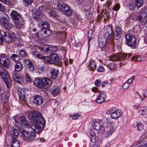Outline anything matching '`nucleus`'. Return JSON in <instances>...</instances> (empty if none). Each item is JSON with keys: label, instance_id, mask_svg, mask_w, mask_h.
Instances as JSON below:
<instances>
[{"label": "nucleus", "instance_id": "nucleus-55", "mask_svg": "<svg viewBox=\"0 0 147 147\" xmlns=\"http://www.w3.org/2000/svg\"><path fill=\"white\" fill-rule=\"evenodd\" d=\"M106 97V94L105 93L102 92V103L103 102L105 101V98Z\"/></svg>", "mask_w": 147, "mask_h": 147}, {"label": "nucleus", "instance_id": "nucleus-30", "mask_svg": "<svg viewBox=\"0 0 147 147\" xmlns=\"http://www.w3.org/2000/svg\"><path fill=\"white\" fill-rule=\"evenodd\" d=\"M121 115V112L120 110L117 111L116 112L111 115V117L114 119H116L119 118Z\"/></svg>", "mask_w": 147, "mask_h": 147}, {"label": "nucleus", "instance_id": "nucleus-60", "mask_svg": "<svg viewBox=\"0 0 147 147\" xmlns=\"http://www.w3.org/2000/svg\"><path fill=\"white\" fill-rule=\"evenodd\" d=\"M134 78V76H132L131 78H129L127 80V82L129 84L131 83L133 81Z\"/></svg>", "mask_w": 147, "mask_h": 147}, {"label": "nucleus", "instance_id": "nucleus-17", "mask_svg": "<svg viewBox=\"0 0 147 147\" xmlns=\"http://www.w3.org/2000/svg\"><path fill=\"white\" fill-rule=\"evenodd\" d=\"M38 25L39 27H41L42 28L45 29H49L50 26L49 24L47 22L42 20L39 22V23L38 24Z\"/></svg>", "mask_w": 147, "mask_h": 147}, {"label": "nucleus", "instance_id": "nucleus-10", "mask_svg": "<svg viewBox=\"0 0 147 147\" xmlns=\"http://www.w3.org/2000/svg\"><path fill=\"white\" fill-rule=\"evenodd\" d=\"M127 55L126 54H116L115 55L110 56L108 57V58L111 61H121L126 58Z\"/></svg>", "mask_w": 147, "mask_h": 147}, {"label": "nucleus", "instance_id": "nucleus-58", "mask_svg": "<svg viewBox=\"0 0 147 147\" xmlns=\"http://www.w3.org/2000/svg\"><path fill=\"white\" fill-rule=\"evenodd\" d=\"M6 9L4 6L3 5L0 3V11H5Z\"/></svg>", "mask_w": 147, "mask_h": 147}, {"label": "nucleus", "instance_id": "nucleus-25", "mask_svg": "<svg viewBox=\"0 0 147 147\" xmlns=\"http://www.w3.org/2000/svg\"><path fill=\"white\" fill-rule=\"evenodd\" d=\"M9 58L11 61L15 62H19L20 59L18 55L15 54H12Z\"/></svg>", "mask_w": 147, "mask_h": 147}, {"label": "nucleus", "instance_id": "nucleus-26", "mask_svg": "<svg viewBox=\"0 0 147 147\" xmlns=\"http://www.w3.org/2000/svg\"><path fill=\"white\" fill-rule=\"evenodd\" d=\"M88 66L89 69L91 71H93L96 68V66L94 62L93 61H90L89 63H88Z\"/></svg>", "mask_w": 147, "mask_h": 147}, {"label": "nucleus", "instance_id": "nucleus-27", "mask_svg": "<svg viewBox=\"0 0 147 147\" xmlns=\"http://www.w3.org/2000/svg\"><path fill=\"white\" fill-rule=\"evenodd\" d=\"M14 21L16 23V26L18 28H21L24 25V22L20 18V19H17Z\"/></svg>", "mask_w": 147, "mask_h": 147}, {"label": "nucleus", "instance_id": "nucleus-56", "mask_svg": "<svg viewBox=\"0 0 147 147\" xmlns=\"http://www.w3.org/2000/svg\"><path fill=\"white\" fill-rule=\"evenodd\" d=\"M24 62L28 66L32 63L31 61L28 59H25L24 60Z\"/></svg>", "mask_w": 147, "mask_h": 147}, {"label": "nucleus", "instance_id": "nucleus-12", "mask_svg": "<svg viewBox=\"0 0 147 147\" xmlns=\"http://www.w3.org/2000/svg\"><path fill=\"white\" fill-rule=\"evenodd\" d=\"M42 30L43 31H42L41 33H40L41 34H42L40 37V32L37 33L38 37L43 38L50 36L52 34V32L51 30H49V28L45 29L44 30L42 29Z\"/></svg>", "mask_w": 147, "mask_h": 147}, {"label": "nucleus", "instance_id": "nucleus-47", "mask_svg": "<svg viewBox=\"0 0 147 147\" xmlns=\"http://www.w3.org/2000/svg\"><path fill=\"white\" fill-rule=\"evenodd\" d=\"M105 13V11L103 12V11H102V13H101V14H102V18H104V22H105L107 20H108V16H105V17H104V14Z\"/></svg>", "mask_w": 147, "mask_h": 147}, {"label": "nucleus", "instance_id": "nucleus-63", "mask_svg": "<svg viewBox=\"0 0 147 147\" xmlns=\"http://www.w3.org/2000/svg\"><path fill=\"white\" fill-rule=\"evenodd\" d=\"M34 18L36 21H37V22H38V21H39L40 20V16H38L37 15L36 16H35Z\"/></svg>", "mask_w": 147, "mask_h": 147}, {"label": "nucleus", "instance_id": "nucleus-31", "mask_svg": "<svg viewBox=\"0 0 147 147\" xmlns=\"http://www.w3.org/2000/svg\"><path fill=\"white\" fill-rule=\"evenodd\" d=\"M49 57L51 60L54 61H57L59 59V58L57 54L55 53H53L50 55Z\"/></svg>", "mask_w": 147, "mask_h": 147}, {"label": "nucleus", "instance_id": "nucleus-42", "mask_svg": "<svg viewBox=\"0 0 147 147\" xmlns=\"http://www.w3.org/2000/svg\"><path fill=\"white\" fill-rule=\"evenodd\" d=\"M18 52L19 54L21 57H25L26 56V54L24 50H20Z\"/></svg>", "mask_w": 147, "mask_h": 147}, {"label": "nucleus", "instance_id": "nucleus-59", "mask_svg": "<svg viewBox=\"0 0 147 147\" xmlns=\"http://www.w3.org/2000/svg\"><path fill=\"white\" fill-rule=\"evenodd\" d=\"M19 98L20 100H24L25 99V96L24 94H22L19 95Z\"/></svg>", "mask_w": 147, "mask_h": 147}, {"label": "nucleus", "instance_id": "nucleus-53", "mask_svg": "<svg viewBox=\"0 0 147 147\" xmlns=\"http://www.w3.org/2000/svg\"><path fill=\"white\" fill-rule=\"evenodd\" d=\"M129 84L127 82L125 83L123 85V87L125 89H127L129 86Z\"/></svg>", "mask_w": 147, "mask_h": 147}, {"label": "nucleus", "instance_id": "nucleus-13", "mask_svg": "<svg viewBox=\"0 0 147 147\" xmlns=\"http://www.w3.org/2000/svg\"><path fill=\"white\" fill-rule=\"evenodd\" d=\"M33 103L36 105H40L43 102L42 97L38 95H36L33 96Z\"/></svg>", "mask_w": 147, "mask_h": 147}, {"label": "nucleus", "instance_id": "nucleus-24", "mask_svg": "<svg viewBox=\"0 0 147 147\" xmlns=\"http://www.w3.org/2000/svg\"><path fill=\"white\" fill-rule=\"evenodd\" d=\"M11 18L14 21L20 19V17L18 13L15 11H13L11 13Z\"/></svg>", "mask_w": 147, "mask_h": 147}, {"label": "nucleus", "instance_id": "nucleus-36", "mask_svg": "<svg viewBox=\"0 0 147 147\" xmlns=\"http://www.w3.org/2000/svg\"><path fill=\"white\" fill-rule=\"evenodd\" d=\"M105 80V79L104 80ZM111 81L110 80L103 81L102 84V87H106L111 84Z\"/></svg>", "mask_w": 147, "mask_h": 147}, {"label": "nucleus", "instance_id": "nucleus-23", "mask_svg": "<svg viewBox=\"0 0 147 147\" xmlns=\"http://www.w3.org/2000/svg\"><path fill=\"white\" fill-rule=\"evenodd\" d=\"M34 84L39 88H43V84L42 83V78L37 79L35 80L33 82Z\"/></svg>", "mask_w": 147, "mask_h": 147}, {"label": "nucleus", "instance_id": "nucleus-41", "mask_svg": "<svg viewBox=\"0 0 147 147\" xmlns=\"http://www.w3.org/2000/svg\"><path fill=\"white\" fill-rule=\"evenodd\" d=\"M43 60L44 62L45 63H52L50 60L49 59L48 57H46L45 56H42V59Z\"/></svg>", "mask_w": 147, "mask_h": 147}, {"label": "nucleus", "instance_id": "nucleus-48", "mask_svg": "<svg viewBox=\"0 0 147 147\" xmlns=\"http://www.w3.org/2000/svg\"><path fill=\"white\" fill-rule=\"evenodd\" d=\"M18 95L24 94V92L22 88L20 87L18 88Z\"/></svg>", "mask_w": 147, "mask_h": 147}, {"label": "nucleus", "instance_id": "nucleus-29", "mask_svg": "<svg viewBox=\"0 0 147 147\" xmlns=\"http://www.w3.org/2000/svg\"><path fill=\"white\" fill-rule=\"evenodd\" d=\"M9 18L7 16L3 17L0 19V22L3 25L4 24L9 22Z\"/></svg>", "mask_w": 147, "mask_h": 147}, {"label": "nucleus", "instance_id": "nucleus-34", "mask_svg": "<svg viewBox=\"0 0 147 147\" xmlns=\"http://www.w3.org/2000/svg\"><path fill=\"white\" fill-rule=\"evenodd\" d=\"M140 113L141 115H147V107H143L141 108L140 111Z\"/></svg>", "mask_w": 147, "mask_h": 147}, {"label": "nucleus", "instance_id": "nucleus-20", "mask_svg": "<svg viewBox=\"0 0 147 147\" xmlns=\"http://www.w3.org/2000/svg\"><path fill=\"white\" fill-rule=\"evenodd\" d=\"M122 33L121 29L119 27L117 28L114 34V39L116 40L119 39L121 36Z\"/></svg>", "mask_w": 147, "mask_h": 147}, {"label": "nucleus", "instance_id": "nucleus-18", "mask_svg": "<svg viewBox=\"0 0 147 147\" xmlns=\"http://www.w3.org/2000/svg\"><path fill=\"white\" fill-rule=\"evenodd\" d=\"M61 89L59 86H54L51 88V92L52 94L55 96L58 95L60 92Z\"/></svg>", "mask_w": 147, "mask_h": 147}, {"label": "nucleus", "instance_id": "nucleus-4", "mask_svg": "<svg viewBox=\"0 0 147 147\" xmlns=\"http://www.w3.org/2000/svg\"><path fill=\"white\" fill-rule=\"evenodd\" d=\"M104 32L103 41L102 42V44L105 46L106 43L109 41V40L111 38L112 36V28L110 26H105L102 30Z\"/></svg>", "mask_w": 147, "mask_h": 147}, {"label": "nucleus", "instance_id": "nucleus-46", "mask_svg": "<svg viewBox=\"0 0 147 147\" xmlns=\"http://www.w3.org/2000/svg\"><path fill=\"white\" fill-rule=\"evenodd\" d=\"M120 8V5L119 4H116L113 7V9L114 11H117Z\"/></svg>", "mask_w": 147, "mask_h": 147}, {"label": "nucleus", "instance_id": "nucleus-64", "mask_svg": "<svg viewBox=\"0 0 147 147\" xmlns=\"http://www.w3.org/2000/svg\"><path fill=\"white\" fill-rule=\"evenodd\" d=\"M26 80L28 82H30L31 81V79L29 75L27 74H26Z\"/></svg>", "mask_w": 147, "mask_h": 147}, {"label": "nucleus", "instance_id": "nucleus-43", "mask_svg": "<svg viewBox=\"0 0 147 147\" xmlns=\"http://www.w3.org/2000/svg\"><path fill=\"white\" fill-rule=\"evenodd\" d=\"M33 55L36 57L41 59L42 57V55H40L39 52L38 51H35Z\"/></svg>", "mask_w": 147, "mask_h": 147}, {"label": "nucleus", "instance_id": "nucleus-40", "mask_svg": "<svg viewBox=\"0 0 147 147\" xmlns=\"http://www.w3.org/2000/svg\"><path fill=\"white\" fill-rule=\"evenodd\" d=\"M93 127L96 130H98L100 129L101 127L100 123L98 122H96L94 125Z\"/></svg>", "mask_w": 147, "mask_h": 147}, {"label": "nucleus", "instance_id": "nucleus-22", "mask_svg": "<svg viewBox=\"0 0 147 147\" xmlns=\"http://www.w3.org/2000/svg\"><path fill=\"white\" fill-rule=\"evenodd\" d=\"M50 74L51 78L52 79H55L57 76V75L59 73L58 70L53 69L50 70Z\"/></svg>", "mask_w": 147, "mask_h": 147}, {"label": "nucleus", "instance_id": "nucleus-50", "mask_svg": "<svg viewBox=\"0 0 147 147\" xmlns=\"http://www.w3.org/2000/svg\"><path fill=\"white\" fill-rule=\"evenodd\" d=\"M16 3L15 0H11V1H9V3H8L9 4H7V5L12 6L15 5Z\"/></svg>", "mask_w": 147, "mask_h": 147}, {"label": "nucleus", "instance_id": "nucleus-14", "mask_svg": "<svg viewBox=\"0 0 147 147\" xmlns=\"http://www.w3.org/2000/svg\"><path fill=\"white\" fill-rule=\"evenodd\" d=\"M4 41L7 43L11 42L13 39V37L12 34L7 31L4 32Z\"/></svg>", "mask_w": 147, "mask_h": 147}, {"label": "nucleus", "instance_id": "nucleus-11", "mask_svg": "<svg viewBox=\"0 0 147 147\" xmlns=\"http://www.w3.org/2000/svg\"><path fill=\"white\" fill-rule=\"evenodd\" d=\"M143 3V0H135L134 5L133 4L130 6V9L135 10L138 9L139 8L141 7Z\"/></svg>", "mask_w": 147, "mask_h": 147}, {"label": "nucleus", "instance_id": "nucleus-62", "mask_svg": "<svg viewBox=\"0 0 147 147\" xmlns=\"http://www.w3.org/2000/svg\"><path fill=\"white\" fill-rule=\"evenodd\" d=\"M49 15L54 17H55L57 16V14L55 13L52 11H50L49 13Z\"/></svg>", "mask_w": 147, "mask_h": 147}, {"label": "nucleus", "instance_id": "nucleus-19", "mask_svg": "<svg viewBox=\"0 0 147 147\" xmlns=\"http://www.w3.org/2000/svg\"><path fill=\"white\" fill-rule=\"evenodd\" d=\"M20 122L22 125L24 127H26L28 128L30 125L29 122L28 121L25 117L24 116H21L20 118Z\"/></svg>", "mask_w": 147, "mask_h": 147}, {"label": "nucleus", "instance_id": "nucleus-1", "mask_svg": "<svg viewBox=\"0 0 147 147\" xmlns=\"http://www.w3.org/2000/svg\"><path fill=\"white\" fill-rule=\"evenodd\" d=\"M29 119L31 120L30 127L35 132L39 133L45 127V121L41 114L36 111L30 113L28 115Z\"/></svg>", "mask_w": 147, "mask_h": 147}, {"label": "nucleus", "instance_id": "nucleus-2", "mask_svg": "<svg viewBox=\"0 0 147 147\" xmlns=\"http://www.w3.org/2000/svg\"><path fill=\"white\" fill-rule=\"evenodd\" d=\"M54 7L57 10L61 11L67 16H70L72 13V10L68 5L66 3H63L61 4L57 3L55 4Z\"/></svg>", "mask_w": 147, "mask_h": 147}, {"label": "nucleus", "instance_id": "nucleus-61", "mask_svg": "<svg viewBox=\"0 0 147 147\" xmlns=\"http://www.w3.org/2000/svg\"><path fill=\"white\" fill-rule=\"evenodd\" d=\"M28 67L30 71H32L34 70V67L32 63H31V64H29L28 65Z\"/></svg>", "mask_w": 147, "mask_h": 147}, {"label": "nucleus", "instance_id": "nucleus-5", "mask_svg": "<svg viewBox=\"0 0 147 147\" xmlns=\"http://www.w3.org/2000/svg\"><path fill=\"white\" fill-rule=\"evenodd\" d=\"M0 76L3 80L7 87L9 88L11 86V80L10 77L7 71L4 70L0 66Z\"/></svg>", "mask_w": 147, "mask_h": 147}, {"label": "nucleus", "instance_id": "nucleus-6", "mask_svg": "<svg viewBox=\"0 0 147 147\" xmlns=\"http://www.w3.org/2000/svg\"><path fill=\"white\" fill-rule=\"evenodd\" d=\"M19 131L22 134L23 138L26 141L33 140L35 138V133L32 131H28L22 128H20Z\"/></svg>", "mask_w": 147, "mask_h": 147}, {"label": "nucleus", "instance_id": "nucleus-38", "mask_svg": "<svg viewBox=\"0 0 147 147\" xmlns=\"http://www.w3.org/2000/svg\"><path fill=\"white\" fill-rule=\"evenodd\" d=\"M3 26L8 30H10L13 26L12 24L10 23V22H7Z\"/></svg>", "mask_w": 147, "mask_h": 147}, {"label": "nucleus", "instance_id": "nucleus-51", "mask_svg": "<svg viewBox=\"0 0 147 147\" xmlns=\"http://www.w3.org/2000/svg\"><path fill=\"white\" fill-rule=\"evenodd\" d=\"M119 110L117 109L114 108H111V115H112L117 111H119Z\"/></svg>", "mask_w": 147, "mask_h": 147}, {"label": "nucleus", "instance_id": "nucleus-21", "mask_svg": "<svg viewBox=\"0 0 147 147\" xmlns=\"http://www.w3.org/2000/svg\"><path fill=\"white\" fill-rule=\"evenodd\" d=\"M13 80L17 83L21 84L22 81V78L21 76L18 75L14 73L13 76Z\"/></svg>", "mask_w": 147, "mask_h": 147}, {"label": "nucleus", "instance_id": "nucleus-9", "mask_svg": "<svg viewBox=\"0 0 147 147\" xmlns=\"http://www.w3.org/2000/svg\"><path fill=\"white\" fill-rule=\"evenodd\" d=\"M0 63L7 68L9 67V60L5 54H2L0 55Z\"/></svg>", "mask_w": 147, "mask_h": 147}, {"label": "nucleus", "instance_id": "nucleus-44", "mask_svg": "<svg viewBox=\"0 0 147 147\" xmlns=\"http://www.w3.org/2000/svg\"><path fill=\"white\" fill-rule=\"evenodd\" d=\"M24 2V4L25 6L30 5L33 1V0H22Z\"/></svg>", "mask_w": 147, "mask_h": 147}, {"label": "nucleus", "instance_id": "nucleus-28", "mask_svg": "<svg viewBox=\"0 0 147 147\" xmlns=\"http://www.w3.org/2000/svg\"><path fill=\"white\" fill-rule=\"evenodd\" d=\"M11 146L12 147H20V144L19 142L17 140L15 139H13Z\"/></svg>", "mask_w": 147, "mask_h": 147}, {"label": "nucleus", "instance_id": "nucleus-35", "mask_svg": "<svg viewBox=\"0 0 147 147\" xmlns=\"http://www.w3.org/2000/svg\"><path fill=\"white\" fill-rule=\"evenodd\" d=\"M131 59L135 61L140 62L142 61L143 59L140 56H134Z\"/></svg>", "mask_w": 147, "mask_h": 147}, {"label": "nucleus", "instance_id": "nucleus-39", "mask_svg": "<svg viewBox=\"0 0 147 147\" xmlns=\"http://www.w3.org/2000/svg\"><path fill=\"white\" fill-rule=\"evenodd\" d=\"M93 35L92 34V31L91 30H89L88 32V41L90 44V42L92 38Z\"/></svg>", "mask_w": 147, "mask_h": 147}, {"label": "nucleus", "instance_id": "nucleus-57", "mask_svg": "<svg viewBox=\"0 0 147 147\" xmlns=\"http://www.w3.org/2000/svg\"><path fill=\"white\" fill-rule=\"evenodd\" d=\"M101 94V92H100L98 97L97 98L96 100V102L99 104L101 103V100H100V98L101 97L100 96V94Z\"/></svg>", "mask_w": 147, "mask_h": 147}, {"label": "nucleus", "instance_id": "nucleus-37", "mask_svg": "<svg viewBox=\"0 0 147 147\" xmlns=\"http://www.w3.org/2000/svg\"><path fill=\"white\" fill-rule=\"evenodd\" d=\"M18 130L16 129H13L11 135L12 137L16 138L18 135Z\"/></svg>", "mask_w": 147, "mask_h": 147}, {"label": "nucleus", "instance_id": "nucleus-52", "mask_svg": "<svg viewBox=\"0 0 147 147\" xmlns=\"http://www.w3.org/2000/svg\"><path fill=\"white\" fill-rule=\"evenodd\" d=\"M108 67L110 69L112 70L115 67V64L113 63H110Z\"/></svg>", "mask_w": 147, "mask_h": 147}, {"label": "nucleus", "instance_id": "nucleus-54", "mask_svg": "<svg viewBox=\"0 0 147 147\" xmlns=\"http://www.w3.org/2000/svg\"><path fill=\"white\" fill-rule=\"evenodd\" d=\"M95 84L96 86L99 87L100 85V81L98 79L96 80L95 82Z\"/></svg>", "mask_w": 147, "mask_h": 147}, {"label": "nucleus", "instance_id": "nucleus-8", "mask_svg": "<svg viewBox=\"0 0 147 147\" xmlns=\"http://www.w3.org/2000/svg\"><path fill=\"white\" fill-rule=\"evenodd\" d=\"M125 38L126 43L128 46L134 47L135 46L136 39L133 34H127L125 35Z\"/></svg>", "mask_w": 147, "mask_h": 147}, {"label": "nucleus", "instance_id": "nucleus-49", "mask_svg": "<svg viewBox=\"0 0 147 147\" xmlns=\"http://www.w3.org/2000/svg\"><path fill=\"white\" fill-rule=\"evenodd\" d=\"M79 117V115L77 113L74 114L72 116V118L74 120H76Z\"/></svg>", "mask_w": 147, "mask_h": 147}, {"label": "nucleus", "instance_id": "nucleus-32", "mask_svg": "<svg viewBox=\"0 0 147 147\" xmlns=\"http://www.w3.org/2000/svg\"><path fill=\"white\" fill-rule=\"evenodd\" d=\"M22 65L21 63L18 62L15 65V69L16 71H19L22 69Z\"/></svg>", "mask_w": 147, "mask_h": 147}, {"label": "nucleus", "instance_id": "nucleus-45", "mask_svg": "<svg viewBox=\"0 0 147 147\" xmlns=\"http://www.w3.org/2000/svg\"><path fill=\"white\" fill-rule=\"evenodd\" d=\"M136 126L139 130H142L143 129V125L141 122H137Z\"/></svg>", "mask_w": 147, "mask_h": 147}, {"label": "nucleus", "instance_id": "nucleus-3", "mask_svg": "<svg viewBox=\"0 0 147 147\" xmlns=\"http://www.w3.org/2000/svg\"><path fill=\"white\" fill-rule=\"evenodd\" d=\"M117 123L116 121H114L111 123L109 127H107L104 124H102V130H103V131H102V134L104 133V130L107 129V131L105 135V137H109L111 136L112 133L114 131L115 129L117 126Z\"/></svg>", "mask_w": 147, "mask_h": 147}, {"label": "nucleus", "instance_id": "nucleus-7", "mask_svg": "<svg viewBox=\"0 0 147 147\" xmlns=\"http://www.w3.org/2000/svg\"><path fill=\"white\" fill-rule=\"evenodd\" d=\"M131 19L134 20H138L141 22L147 19V10L143 9L140 12L136 13L135 16L131 17Z\"/></svg>", "mask_w": 147, "mask_h": 147}, {"label": "nucleus", "instance_id": "nucleus-15", "mask_svg": "<svg viewBox=\"0 0 147 147\" xmlns=\"http://www.w3.org/2000/svg\"><path fill=\"white\" fill-rule=\"evenodd\" d=\"M42 83L43 84L42 88L46 89L49 88L51 86L52 82L50 79L44 77L42 78Z\"/></svg>", "mask_w": 147, "mask_h": 147}, {"label": "nucleus", "instance_id": "nucleus-33", "mask_svg": "<svg viewBox=\"0 0 147 147\" xmlns=\"http://www.w3.org/2000/svg\"><path fill=\"white\" fill-rule=\"evenodd\" d=\"M8 100L7 95L4 93H1L0 94V100H1L3 102H6Z\"/></svg>", "mask_w": 147, "mask_h": 147}, {"label": "nucleus", "instance_id": "nucleus-16", "mask_svg": "<svg viewBox=\"0 0 147 147\" xmlns=\"http://www.w3.org/2000/svg\"><path fill=\"white\" fill-rule=\"evenodd\" d=\"M57 50V48L56 47L49 46L47 47L42 49L41 51H44L45 53H53Z\"/></svg>", "mask_w": 147, "mask_h": 147}]
</instances>
